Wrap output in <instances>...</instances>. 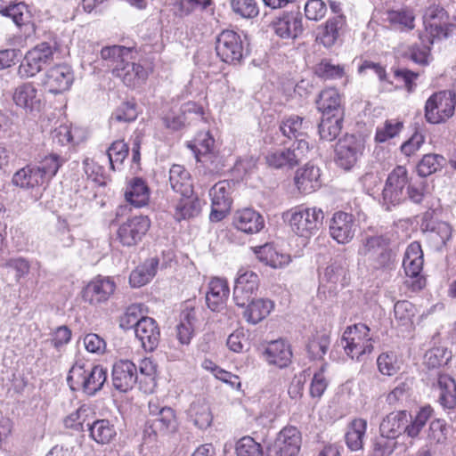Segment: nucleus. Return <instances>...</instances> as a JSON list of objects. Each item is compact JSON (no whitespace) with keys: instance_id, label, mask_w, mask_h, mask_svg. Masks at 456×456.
Returning a JSON list of instances; mask_svg holds the SVG:
<instances>
[{"instance_id":"f257e3e1","label":"nucleus","mask_w":456,"mask_h":456,"mask_svg":"<svg viewBox=\"0 0 456 456\" xmlns=\"http://www.w3.org/2000/svg\"><path fill=\"white\" fill-rule=\"evenodd\" d=\"M390 240L387 235L366 236L359 248V254L364 257V262L373 275L379 274L384 278L389 275L392 269V254L389 249Z\"/></svg>"},{"instance_id":"f03ea898","label":"nucleus","mask_w":456,"mask_h":456,"mask_svg":"<svg viewBox=\"0 0 456 456\" xmlns=\"http://www.w3.org/2000/svg\"><path fill=\"white\" fill-rule=\"evenodd\" d=\"M107 380V370L102 365H94L77 360L70 368L67 382L73 391L82 390L88 395L100 391Z\"/></svg>"},{"instance_id":"7ed1b4c3","label":"nucleus","mask_w":456,"mask_h":456,"mask_svg":"<svg viewBox=\"0 0 456 456\" xmlns=\"http://www.w3.org/2000/svg\"><path fill=\"white\" fill-rule=\"evenodd\" d=\"M447 11L440 5L429 6L424 16L423 23L425 31L419 35V39L424 52L421 57H428L430 45L436 39L447 38L452 33V24H450Z\"/></svg>"},{"instance_id":"20e7f679","label":"nucleus","mask_w":456,"mask_h":456,"mask_svg":"<svg viewBox=\"0 0 456 456\" xmlns=\"http://www.w3.org/2000/svg\"><path fill=\"white\" fill-rule=\"evenodd\" d=\"M284 219L288 221L291 231L299 237L308 239L317 233L323 219V211L316 207H296L287 211Z\"/></svg>"},{"instance_id":"39448f33","label":"nucleus","mask_w":456,"mask_h":456,"mask_svg":"<svg viewBox=\"0 0 456 456\" xmlns=\"http://www.w3.org/2000/svg\"><path fill=\"white\" fill-rule=\"evenodd\" d=\"M340 346L350 358L361 360L373 350L370 328L364 323L347 327L342 335Z\"/></svg>"},{"instance_id":"423d86ee","label":"nucleus","mask_w":456,"mask_h":456,"mask_svg":"<svg viewBox=\"0 0 456 456\" xmlns=\"http://www.w3.org/2000/svg\"><path fill=\"white\" fill-rule=\"evenodd\" d=\"M456 94L452 91H440L433 94L426 102L425 118L431 124L446 121L454 114Z\"/></svg>"},{"instance_id":"0eeeda50","label":"nucleus","mask_w":456,"mask_h":456,"mask_svg":"<svg viewBox=\"0 0 456 456\" xmlns=\"http://www.w3.org/2000/svg\"><path fill=\"white\" fill-rule=\"evenodd\" d=\"M309 151V143L299 139L287 149L273 150L265 155L266 164L273 168H293L305 159Z\"/></svg>"},{"instance_id":"6e6552de","label":"nucleus","mask_w":456,"mask_h":456,"mask_svg":"<svg viewBox=\"0 0 456 456\" xmlns=\"http://www.w3.org/2000/svg\"><path fill=\"white\" fill-rule=\"evenodd\" d=\"M408 172L405 167L397 166L388 175L382 191V204L389 210L392 206L400 204L405 199L403 191L408 184Z\"/></svg>"},{"instance_id":"1a4fd4ad","label":"nucleus","mask_w":456,"mask_h":456,"mask_svg":"<svg viewBox=\"0 0 456 456\" xmlns=\"http://www.w3.org/2000/svg\"><path fill=\"white\" fill-rule=\"evenodd\" d=\"M178 428V421L175 412L169 407L159 410L158 416L149 420L143 429V437L150 441H155L159 437L175 433Z\"/></svg>"},{"instance_id":"9d476101","label":"nucleus","mask_w":456,"mask_h":456,"mask_svg":"<svg viewBox=\"0 0 456 456\" xmlns=\"http://www.w3.org/2000/svg\"><path fill=\"white\" fill-rule=\"evenodd\" d=\"M232 182L224 180L216 183L209 191V196L212 201V210L209 218L212 222L223 220L230 211L233 191Z\"/></svg>"},{"instance_id":"9b49d317","label":"nucleus","mask_w":456,"mask_h":456,"mask_svg":"<svg viewBox=\"0 0 456 456\" xmlns=\"http://www.w3.org/2000/svg\"><path fill=\"white\" fill-rule=\"evenodd\" d=\"M151 227V220L146 216H134L123 222L118 230V239L123 246L138 244Z\"/></svg>"},{"instance_id":"f8f14e48","label":"nucleus","mask_w":456,"mask_h":456,"mask_svg":"<svg viewBox=\"0 0 456 456\" xmlns=\"http://www.w3.org/2000/svg\"><path fill=\"white\" fill-rule=\"evenodd\" d=\"M363 150L362 142L353 134L341 138L336 147V162L345 170L351 169L357 162Z\"/></svg>"},{"instance_id":"ddd939ff","label":"nucleus","mask_w":456,"mask_h":456,"mask_svg":"<svg viewBox=\"0 0 456 456\" xmlns=\"http://www.w3.org/2000/svg\"><path fill=\"white\" fill-rule=\"evenodd\" d=\"M115 61L113 74L119 77L125 85L135 87L141 85L149 75V68L129 59H111Z\"/></svg>"},{"instance_id":"4468645a","label":"nucleus","mask_w":456,"mask_h":456,"mask_svg":"<svg viewBox=\"0 0 456 456\" xmlns=\"http://www.w3.org/2000/svg\"><path fill=\"white\" fill-rule=\"evenodd\" d=\"M301 445V436L294 427L284 428L268 448L271 456H297Z\"/></svg>"},{"instance_id":"2eb2a0df","label":"nucleus","mask_w":456,"mask_h":456,"mask_svg":"<svg viewBox=\"0 0 456 456\" xmlns=\"http://www.w3.org/2000/svg\"><path fill=\"white\" fill-rule=\"evenodd\" d=\"M258 275L248 270H240L233 288V300L240 307H245L258 289Z\"/></svg>"},{"instance_id":"dca6fc26","label":"nucleus","mask_w":456,"mask_h":456,"mask_svg":"<svg viewBox=\"0 0 456 456\" xmlns=\"http://www.w3.org/2000/svg\"><path fill=\"white\" fill-rule=\"evenodd\" d=\"M329 230L331 238L338 243L350 242L356 231L354 216L343 211L336 212L330 221Z\"/></svg>"},{"instance_id":"f3484780","label":"nucleus","mask_w":456,"mask_h":456,"mask_svg":"<svg viewBox=\"0 0 456 456\" xmlns=\"http://www.w3.org/2000/svg\"><path fill=\"white\" fill-rule=\"evenodd\" d=\"M115 289L116 284L112 279L98 276L84 289L83 298L90 305H97L107 302Z\"/></svg>"},{"instance_id":"a211bd4d","label":"nucleus","mask_w":456,"mask_h":456,"mask_svg":"<svg viewBox=\"0 0 456 456\" xmlns=\"http://www.w3.org/2000/svg\"><path fill=\"white\" fill-rule=\"evenodd\" d=\"M139 380L137 367L129 360H118L112 367L113 387L120 391L126 392L134 387Z\"/></svg>"},{"instance_id":"6ab92c4d","label":"nucleus","mask_w":456,"mask_h":456,"mask_svg":"<svg viewBox=\"0 0 456 456\" xmlns=\"http://www.w3.org/2000/svg\"><path fill=\"white\" fill-rule=\"evenodd\" d=\"M203 118V109L196 102H188L184 103L177 111H172L163 118V122L167 128L178 130L186 123L201 120Z\"/></svg>"},{"instance_id":"aec40b11","label":"nucleus","mask_w":456,"mask_h":456,"mask_svg":"<svg viewBox=\"0 0 456 456\" xmlns=\"http://www.w3.org/2000/svg\"><path fill=\"white\" fill-rule=\"evenodd\" d=\"M347 266L342 259H335L330 262L320 275L319 291L333 295L338 284H342L346 278Z\"/></svg>"},{"instance_id":"412c9836","label":"nucleus","mask_w":456,"mask_h":456,"mask_svg":"<svg viewBox=\"0 0 456 456\" xmlns=\"http://www.w3.org/2000/svg\"><path fill=\"white\" fill-rule=\"evenodd\" d=\"M73 81L74 75L70 66L60 64L47 71L45 85L50 93L57 94L69 90Z\"/></svg>"},{"instance_id":"4be33fe9","label":"nucleus","mask_w":456,"mask_h":456,"mask_svg":"<svg viewBox=\"0 0 456 456\" xmlns=\"http://www.w3.org/2000/svg\"><path fill=\"white\" fill-rule=\"evenodd\" d=\"M303 17L298 10L283 12L273 21V29L281 38H295L304 30Z\"/></svg>"},{"instance_id":"5701e85b","label":"nucleus","mask_w":456,"mask_h":456,"mask_svg":"<svg viewBox=\"0 0 456 456\" xmlns=\"http://www.w3.org/2000/svg\"><path fill=\"white\" fill-rule=\"evenodd\" d=\"M12 183L17 187L31 191L45 188L48 184L36 164H28L16 171Z\"/></svg>"},{"instance_id":"b1692460","label":"nucleus","mask_w":456,"mask_h":456,"mask_svg":"<svg viewBox=\"0 0 456 456\" xmlns=\"http://www.w3.org/2000/svg\"><path fill=\"white\" fill-rule=\"evenodd\" d=\"M134 333L145 351H153L159 343V328L156 321L151 317L142 318L134 330Z\"/></svg>"},{"instance_id":"393cba45","label":"nucleus","mask_w":456,"mask_h":456,"mask_svg":"<svg viewBox=\"0 0 456 456\" xmlns=\"http://www.w3.org/2000/svg\"><path fill=\"white\" fill-rule=\"evenodd\" d=\"M217 57H243L240 37L232 30L222 31L216 41Z\"/></svg>"},{"instance_id":"a878e982","label":"nucleus","mask_w":456,"mask_h":456,"mask_svg":"<svg viewBox=\"0 0 456 456\" xmlns=\"http://www.w3.org/2000/svg\"><path fill=\"white\" fill-rule=\"evenodd\" d=\"M232 224L237 230L253 234L264 228L265 220L261 214L253 208H243L235 212Z\"/></svg>"},{"instance_id":"bb28decb","label":"nucleus","mask_w":456,"mask_h":456,"mask_svg":"<svg viewBox=\"0 0 456 456\" xmlns=\"http://www.w3.org/2000/svg\"><path fill=\"white\" fill-rule=\"evenodd\" d=\"M229 296L228 283L222 278H212L206 292V304L211 311H221Z\"/></svg>"},{"instance_id":"cd10ccee","label":"nucleus","mask_w":456,"mask_h":456,"mask_svg":"<svg viewBox=\"0 0 456 456\" xmlns=\"http://www.w3.org/2000/svg\"><path fill=\"white\" fill-rule=\"evenodd\" d=\"M384 15V21L387 22L393 29L403 32L412 30L415 27V14L411 7L388 9Z\"/></svg>"},{"instance_id":"c85d7f7f","label":"nucleus","mask_w":456,"mask_h":456,"mask_svg":"<svg viewBox=\"0 0 456 456\" xmlns=\"http://www.w3.org/2000/svg\"><path fill=\"white\" fill-rule=\"evenodd\" d=\"M263 355L270 365L284 368L291 362L292 351L286 341L279 339L270 342L266 346Z\"/></svg>"},{"instance_id":"c756f323","label":"nucleus","mask_w":456,"mask_h":456,"mask_svg":"<svg viewBox=\"0 0 456 456\" xmlns=\"http://www.w3.org/2000/svg\"><path fill=\"white\" fill-rule=\"evenodd\" d=\"M409 415L406 411H393L383 419L379 425V432L382 436L394 441L404 433L405 425L409 422Z\"/></svg>"},{"instance_id":"7c9ffc66","label":"nucleus","mask_w":456,"mask_h":456,"mask_svg":"<svg viewBox=\"0 0 456 456\" xmlns=\"http://www.w3.org/2000/svg\"><path fill=\"white\" fill-rule=\"evenodd\" d=\"M12 99L17 106L30 111L38 110L41 104V94L30 83H24L17 86Z\"/></svg>"},{"instance_id":"2f4dec72","label":"nucleus","mask_w":456,"mask_h":456,"mask_svg":"<svg viewBox=\"0 0 456 456\" xmlns=\"http://www.w3.org/2000/svg\"><path fill=\"white\" fill-rule=\"evenodd\" d=\"M320 177L319 167L307 164L297 171L295 183L301 192L311 193L320 188Z\"/></svg>"},{"instance_id":"473e14b6","label":"nucleus","mask_w":456,"mask_h":456,"mask_svg":"<svg viewBox=\"0 0 456 456\" xmlns=\"http://www.w3.org/2000/svg\"><path fill=\"white\" fill-rule=\"evenodd\" d=\"M434 389L438 391V400L441 405L446 409L456 407V383L446 374H439Z\"/></svg>"},{"instance_id":"72a5a7b5","label":"nucleus","mask_w":456,"mask_h":456,"mask_svg":"<svg viewBox=\"0 0 456 456\" xmlns=\"http://www.w3.org/2000/svg\"><path fill=\"white\" fill-rule=\"evenodd\" d=\"M188 418L200 429H206L210 427L213 421V414L208 403L205 399L193 401L188 411Z\"/></svg>"},{"instance_id":"f704fd0d","label":"nucleus","mask_w":456,"mask_h":456,"mask_svg":"<svg viewBox=\"0 0 456 456\" xmlns=\"http://www.w3.org/2000/svg\"><path fill=\"white\" fill-rule=\"evenodd\" d=\"M423 252L419 242H411L406 248L403 266L409 277H417L423 267Z\"/></svg>"},{"instance_id":"c9c22d12","label":"nucleus","mask_w":456,"mask_h":456,"mask_svg":"<svg viewBox=\"0 0 456 456\" xmlns=\"http://www.w3.org/2000/svg\"><path fill=\"white\" fill-rule=\"evenodd\" d=\"M200 208V201L193 192L181 195L175 205L174 217L178 222L190 219L198 216Z\"/></svg>"},{"instance_id":"e433bc0d","label":"nucleus","mask_w":456,"mask_h":456,"mask_svg":"<svg viewBox=\"0 0 456 456\" xmlns=\"http://www.w3.org/2000/svg\"><path fill=\"white\" fill-rule=\"evenodd\" d=\"M316 103L322 115H344L341 97L335 88L322 90Z\"/></svg>"},{"instance_id":"4c0bfd02","label":"nucleus","mask_w":456,"mask_h":456,"mask_svg":"<svg viewBox=\"0 0 456 456\" xmlns=\"http://www.w3.org/2000/svg\"><path fill=\"white\" fill-rule=\"evenodd\" d=\"M125 198L135 208H142L149 202L150 190L142 179L134 178L126 188Z\"/></svg>"},{"instance_id":"58836bf2","label":"nucleus","mask_w":456,"mask_h":456,"mask_svg":"<svg viewBox=\"0 0 456 456\" xmlns=\"http://www.w3.org/2000/svg\"><path fill=\"white\" fill-rule=\"evenodd\" d=\"M158 266L159 260L155 257L147 259L143 264L138 265L130 273L129 282L131 286L140 288L150 282L155 276Z\"/></svg>"},{"instance_id":"ea45409f","label":"nucleus","mask_w":456,"mask_h":456,"mask_svg":"<svg viewBox=\"0 0 456 456\" xmlns=\"http://www.w3.org/2000/svg\"><path fill=\"white\" fill-rule=\"evenodd\" d=\"M90 437L101 444H109L116 436L114 425L106 419H96L86 424Z\"/></svg>"},{"instance_id":"a19ab883","label":"nucleus","mask_w":456,"mask_h":456,"mask_svg":"<svg viewBox=\"0 0 456 456\" xmlns=\"http://www.w3.org/2000/svg\"><path fill=\"white\" fill-rule=\"evenodd\" d=\"M169 183L171 188L180 195L192 193L191 175L181 165H173L169 170Z\"/></svg>"},{"instance_id":"79ce46f5","label":"nucleus","mask_w":456,"mask_h":456,"mask_svg":"<svg viewBox=\"0 0 456 456\" xmlns=\"http://www.w3.org/2000/svg\"><path fill=\"white\" fill-rule=\"evenodd\" d=\"M256 257L273 268H282L291 260L288 254L279 253L273 246L265 244L256 250Z\"/></svg>"},{"instance_id":"37998d69","label":"nucleus","mask_w":456,"mask_h":456,"mask_svg":"<svg viewBox=\"0 0 456 456\" xmlns=\"http://www.w3.org/2000/svg\"><path fill=\"white\" fill-rule=\"evenodd\" d=\"M345 24L346 19L343 14L330 18L326 21L322 33L320 36L321 43L327 48L333 46L338 41L340 31Z\"/></svg>"},{"instance_id":"c03bdc74","label":"nucleus","mask_w":456,"mask_h":456,"mask_svg":"<svg viewBox=\"0 0 456 456\" xmlns=\"http://www.w3.org/2000/svg\"><path fill=\"white\" fill-rule=\"evenodd\" d=\"M243 313L245 319L253 324H256L265 319L273 310V303L268 299H252Z\"/></svg>"},{"instance_id":"a18cd8bd","label":"nucleus","mask_w":456,"mask_h":456,"mask_svg":"<svg viewBox=\"0 0 456 456\" xmlns=\"http://www.w3.org/2000/svg\"><path fill=\"white\" fill-rule=\"evenodd\" d=\"M16 0H0V14L12 19L14 24L21 27L28 12V6L22 3H16Z\"/></svg>"},{"instance_id":"49530a36","label":"nucleus","mask_w":456,"mask_h":456,"mask_svg":"<svg viewBox=\"0 0 456 456\" xmlns=\"http://www.w3.org/2000/svg\"><path fill=\"white\" fill-rule=\"evenodd\" d=\"M367 429V421L363 419H354L346 433V443L351 451L362 449Z\"/></svg>"},{"instance_id":"de8ad7c7","label":"nucleus","mask_w":456,"mask_h":456,"mask_svg":"<svg viewBox=\"0 0 456 456\" xmlns=\"http://www.w3.org/2000/svg\"><path fill=\"white\" fill-rule=\"evenodd\" d=\"M344 115H322L319 125L321 139L328 142L335 140L341 132Z\"/></svg>"},{"instance_id":"09e8293b","label":"nucleus","mask_w":456,"mask_h":456,"mask_svg":"<svg viewBox=\"0 0 456 456\" xmlns=\"http://www.w3.org/2000/svg\"><path fill=\"white\" fill-rule=\"evenodd\" d=\"M308 125L304 122V118L298 116H291L280 126L282 134L288 138H296L297 141L306 135Z\"/></svg>"},{"instance_id":"8fccbe9b","label":"nucleus","mask_w":456,"mask_h":456,"mask_svg":"<svg viewBox=\"0 0 456 456\" xmlns=\"http://www.w3.org/2000/svg\"><path fill=\"white\" fill-rule=\"evenodd\" d=\"M195 314L191 311L181 314L180 322L176 326V338L182 345H189L194 332Z\"/></svg>"},{"instance_id":"3c124183","label":"nucleus","mask_w":456,"mask_h":456,"mask_svg":"<svg viewBox=\"0 0 456 456\" xmlns=\"http://www.w3.org/2000/svg\"><path fill=\"white\" fill-rule=\"evenodd\" d=\"M444 158L439 154H426L417 165L418 175L421 177H427L440 170L444 165Z\"/></svg>"},{"instance_id":"603ef678","label":"nucleus","mask_w":456,"mask_h":456,"mask_svg":"<svg viewBox=\"0 0 456 456\" xmlns=\"http://www.w3.org/2000/svg\"><path fill=\"white\" fill-rule=\"evenodd\" d=\"M416 307L407 300L398 301L394 306L395 319L398 325L411 327L416 315Z\"/></svg>"},{"instance_id":"864d4df0","label":"nucleus","mask_w":456,"mask_h":456,"mask_svg":"<svg viewBox=\"0 0 456 456\" xmlns=\"http://www.w3.org/2000/svg\"><path fill=\"white\" fill-rule=\"evenodd\" d=\"M426 232L428 238L437 245H444L452 236V227L446 222H435L427 224Z\"/></svg>"},{"instance_id":"5fc2aeb1","label":"nucleus","mask_w":456,"mask_h":456,"mask_svg":"<svg viewBox=\"0 0 456 456\" xmlns=\"http://www.w3.org/2000/svg\"><path fill=\"white\" fill-rule=\"evenodd\" d=\"M63 162L64 159L60 158L57 154H50L45 156L36 165L42 174L43 178L49 183L52 178L57 174Z\"/></svg>"},{"instance_id":"6e6d98bb","label":"nucleus","mask_w":456,"mask_h":456,"mask_svg":"<svg viewBox=\"0 0 456 456\" xmlns=\"http://www.w3.org/2000/svg\"><path fill=\"white\" fill-rule=\"evenodd\" d=\"M433 412V409L430 406L422 407L416 414L414 419H411V423L405 425L404 433L411 438H415L419 436L420 430L426 425Z\"/></svg>"},{"instance_id":"4d7b16f0","label":"nucleus","mask_w":456,"mask_h":456,"mask_svg":"<svg viewBox=\"0 0 456 456\" xmlns=\"http://www.w3.org/2000/svg\"><path fill=\"white\" fill-rule=\"evenodd\" d=\"M237 456H271L265 452L262 445L250 436L240 438L236 444Z\"/></svg>"},{"instance_id":"13d9d810","label":"nucleus","mask_w":456,"mask_h":456,"mask_svg":"<svg viewBox=\"0 0 456 456\" xmlns=\"http://www.w3.org/2000/svg\"><path fill=\"white\" fill-rule=\"evenodd\" d=\"M232 11L243 19H253L259 14L256 0H230Z\"/></svg>"},{"instance_id":"bf43d9fd","label":"nucleus","mask_w":456,"mask_h":456,"mask_svg":"<svg viewBox=\"0 0 456 456\" xmlns=\"http://www.w3.org/2000/svg\"><path fill=\"white\" fill-rule=\"evenodd\" d=\"M93 414L92 409L87 405L80 406L76 411L70 413L64 419V424L69 428L83 429L85 423L90 422V416Z\"/></svg>"},{"instance_id":"052dcab7","label":"nucleus","mask_w":456,"mask_h":456,"mask_svg":"<svg viewBox=\"0 0 456 456\" xmlns=\"http://www.w3.org/2000/svg\"><path fill=\"white\" fill-rule=\"evenodd\" d=\"M330 340L326 334H317L307 344V352L313 359H322L326 354Z\"/></svg>"},{"instance_id":"680f3d73","label":"nucleus","mask_w":456,"mask_h":456,"mask_svg":"<svg viewBox=\"0 0 456 456\" xmlns=\"http://www.w3.org/2000/svg\"><path fill=\"white\" fill-rule=\"evenodd\" d=\"M142 318H146L143 316L142 305L133 304L126 308L124 317L121 319L120 326L123 329L134 328L135 330Z\"/></svg>"},{"instance_id":"e2e57ef3","label":"nucleus","mask_w":456,"mask_h":456,"mask_svg":"<svg viewBox=\"0 0 456 456\" xmlns=\"http://www.w3.org/2000/svg\"><path fill=\"white\" fill-rule=\"evenodd\" d=\"M379 370L387 376L395 375L400 369L396 355L393 353L381 354L377 360Z\"/></svg>"},{"instance_id":"0e129e2a","label":"nucleus","mask_w":456,"mask_h":456,"mask_svg":"<svg viewBox=\"0 0 456 456\" xmlns=\"http://www.w3.org/2000/svg\"><path fill=\"white\" fill-rule=\"evenodd\" d=\"M449 353L444 347H434L428 350L424 356V362L428 368H438L447 363Z\"/></svg>"},{"instance_id":"69168bd1","label":"nucleus","mask_w":456,"mask_h":456,"mask_svg":"<svg viewBox=\"0 0 456 456\" xmlns=\"http://www.w3.org/2000/svg\"><path fill=\"white\" fill-rule=\"evenodd\" d=\"M403 128V123L398 120H387L382 127H378L375 139L384 142L396 136Z\"/></svg>"},{"instance_id":"338daca9","label":"nucleus","mask_w":456,"mask_h":456,"mask_svg":"<svg viewBox=\"0 0 456 456\" xmlns=\"http://www.w3.org/2000/svg\"><path fill=\"white\" fill-rule=\"evenodd\" d=\"M108 158L111 168L115 169V164H122L128 154V147L124 141L114 142L108 149Z\"/></svg>"},{"instance_id":"774afa93","label":"nucleus","mask_w":456,"mask_h":456,"mask_svg":"<svg viewBox=\"0 0 456 456\" xmlns=\"http://www.w3.org/2000/svg\"><path fill=\"white\" fill-rule=\"evenodd\" d=\"M397 444L396 441L387 438L380 434L373 443L370 456H390Z\"/></svg>"}]
</instances>
